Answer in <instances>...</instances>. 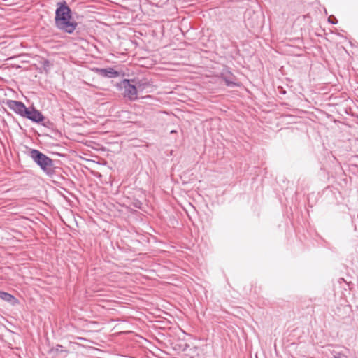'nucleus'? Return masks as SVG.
Segmentation results:
<instances>
[{"instance_id":"nucleus-10","label":"nucleus","mask_w":358,"mask_h":358,"mask_svg":"<svg viewBox=\"0 0 358 358\" xmlns=\"http://www.w3.org/2000/svg\"><path fill=\"white\" fill-rule=\"evenodd\" d=\"M328 22L332 24H336L338 23V20L334 15H330L328 17Z\"/></svg>"},{"instance_id":"nucleus-6","label":"nucleus","mask_w":358,"mask_h":358,"mask_svg":"<svg viewBox=\"0 0 358 358\" xmlns=\"http://www.w3.org/2000/svg\"><path fill=\"white\" fill-rule=\"evenodd\" d=\"M220 78L224 81L226 85L228 87H235L238 85L235 76L228 70H223L220 73Z\"/></svg>"},{"instance_id":"nucleus-7","label":"nucleus","mask_w":358,"mask_h":358,"mask_svg":"<svg viewBox=\"0 0 358 358\" xmlns=\"http://www.w3.org/2000/svg\"><path fill=\"white\" fill-rule=\"evenodd\" d=\"M95 71L100 76L106 78H115L119 76V72L113 68L99 69L96 68Z\"/></svg>"},{"instance_id":"nucleus-3","label":"nucleus","mask_w":358,"mask_h":358,"mask_svg":"<svg viewBox=\"0 0 358 358\" xmlns=\"http://www.w3.org/2000/svg\"><path fill=\"white\" fill-rule=\"evenodd\" d=\"M131 82L134 83V80L124 79L121 81L119 86L124 89V97L134 101L138 99V90L136 84H131Z\"/></svg>"},{"instance_id":"nucleus-9","label":"nucleus","mask_w":358,"mask_h":358,"mask_svg":"<svg viewBox=\"0 0 358 358\" xmlns=\"http://www.w3.org/2000/svg\"><path fill=\"white\" fill-rule=\"evenodd\" d=\"M0 299L8 302L11 305H15L18 302L17 299H16L12 294L1 290H0Z\"/></svg>"},{"instance_id":"nucleus-11","label":"nucleus","mask_w":358,"mask_h":358,"mask_svg":"<svg viewBox=\"0 0 358 358\" xmlns=\"http://www.w3.org/2000/svg\"><path fill=\"white\" fill-rule=\"evenodd\" d=\"M134 206L136 208H141L142 203L140 201H136V202L134 203Z\"/></svg>"},{"instance_id":"nucleus-8","label":"nucleus","mask_w":358,"mask_h":358,"mask_svg":"<svg viewBox=\"0 0 358 358\" xmlns=\"http://www.w3.org/2000/svg\"><path fill=\"white\" fill-rule=\"evenodd\" d=\"M134 83L136 84L138 91H141V92L146 90L148 88L152 87V83H150V81H149L145 78L141 79V80H138L136 81L134 80Z\"/></svg>"},{"instance_id":"nucleus-1","label":"nucleus","mask_w":358,"mask_h":358,"mask_svg":"<svg viewBox=\"0 0 358 358\" xmlns=\"http://www.w3.org/2000/svg\"><path fill=\"white\" fill-rule=\"evenodd\" d=\"M55 24L58 29L67 34H72L78 27L72 16V11L65 1L57 3Z\"/></svg>"},{"instance_id":"nucleus-12","label":"nucleus","mask_w":358,"mask_h":358,"mask_svg":"<svg viewBox=\"0 0 358 358\" xmlns=\"http://www.w3.org/2000/svg\"><path fill=\"white\" fill-rule=\"evenodd\" d=\"M49 64H50V62L48 60H45L44 61V62H43V66H49Z\"/></svg>"},{"instance_id":"nucleus-2","label":"nucleus","mask_w":358,"mask_h":358,"mask_svg":"<svg viewBox=\"0 0 358 358\" xmlns=\"http://www.w3.org/2000/svg\"><path fill=\"white\" fill-rule=\"evenodd\" d=\"M30 157L47 175L52 176L55 173L54 162L46 155L38 150L32 149L30 151Z\"/></svg>"},{"instance_id":"nucleus-4","label":"nucleus","mask_w":358,"mask_h":358,"mask_svg":"<svg viewBox=\"0 0 358 358\" xmlns=\"http://www.w3.org/2000/svg\"><path fill=\"white\" fill-rule=\"evenodd\" d=\"M23 117H26L36 123H40L45 119L43 115L34 107L27 108Z\"/></svg>"},{"instance_id":"nucleus-5","label":"nucleus","mask_w":358,"mask_h":358,"mask_svg":"<svg viewBox=\"0 0 358 358\" xmlns=\"http://www.w3.org/2000/svg\"><path fill=\"white\" fill-rule=\"evenodd\" d=\"M6 106L16 114L23 117L26 113L27 107L25 105L19 101L15 100H8L6 101Z\"/></svg>"},{"instance_id":"nucleus-13","label":"nucleus","mask_w":358,"mask_h":358,"mask_svg":"<svg viewBox=\"0 0 358 358\" xmlns=\"http://www.w3.org/2000/svg\"><path fill=\"white\" fill-rule=\"evenodd\" d=\"M332 358H341V356L340 354H338V355H334Z\"/></svg>"}]
</instances>
